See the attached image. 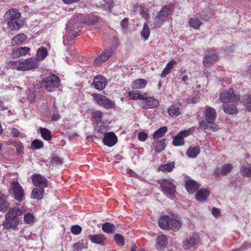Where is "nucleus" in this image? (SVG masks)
I'll return each instance as SVG.
<instances>
[{
  "mask_svg": "<svg viewBox=\"0 0 251 251\" xmlns=\"http://www.w3.org/2000/svg\"><path fill=\"white\" fill-rule=\"evenodd\" d=\"M25 212L23 207H14L10 208L8 212L5 214V219L2 222V225L5 229L15 228L18 225L20 216Z\"/></svg>",
  "mask_w": 251,
  "mask_h": 251,
  "instance_id": "obj_1",
  "label": "nucleus"
},
{
  "mask_svg": "<svg viewBox=\"0 0 251 251\" xmlns=\"http://www.w3.org/2000/svg\"><path fill=\"white\" fill-rule=\"evenodd\" d=\"M21 13L17 9H12L7 13L5 16L8 20L7 25L12 30H18L22 25L21 21H18Z\"/></svg>",
  "mask_w": 251,
  "mask_h": 251,
  "instance_id": "obj_2",
  "label": "nucleus"
},
{
  "mask_svg": "<svg viewBox=\"0 0 251 251\" xmlns=\"http://www.w3.org/2000/svg\"><path fill=\"white\" fill-rule=\"evenodd\" d=\"M172 12L171 8L167 5H164L161 10L157 13L153 19V28H157L160 27L168 20V17Z\"/></svg>",
  "mask_w": 251,
  "mask_h": 251,
  "instance_id": "obj_3",
  "label": "nucleus"
},
{
  "mask_svg": "<svg viewBox=\"0 0 251 251\" xmlns=\"http://www.w3.org/2000/svg\"><path fill=\"white\" fill-rule=\"evenodd\" d=\"M81 19V16L80 15L68 22L66 26V31L71 38L72 36L74 38L78 35L80 31L79 27L82 24Z\"/></svg>",
  "mask_w": 251,
  "mask_h": 251,
  "instance_id": "obj_4",
  "label": "nucleus"
},
{
  "mask_svg": "<svg viewBox=\"0 0 251 251\" xmlns=\"http://www.w3.org/2000/svg\"><path fill=\"white\" fill-rule=\"evenodd\" d=\"M41 84L46 90L52 92L60 85V80L57 75H52L43 78Z\"/></svg>",
  "mask_w": 251,
  "mask_h": 251,
  "instance_id": "obj_5",
  "label": "nucleus"
},
{
  "mask_svg": "<svg viewBox=\"0 0 251 251\" xmlns=\"http://www.w3.org/2000/svg\"><path fill=\"white\" fill-rule=\"evenodd\" d=\"M39 66V62L37 59L29 58L19 61L17 66V70L19 71H26L34 70Z\"/></svg>",
  "mask_w": 251,
  "mask_h": 251,
  "instance_id": "obj_6",
  "label": "nucleus"
},
{
  "mask_svg": "<svg viewBox=\"0 0 251 251\" xmlns=\"http://www.w3.org/2000/svg\"><path fill=\"white\" fill-rule=\"evenodd\" d=\"M95 101L99 105L106 109L112 108L115 106V103L106 97L99 94H95L93 96Z\"/></svg>",
  "mask_w": 251,
  "mask_h": 251,
  "instance_id": "obj_7",
  "label": "nucleus"
},
{
  "mask_svg": "<svg viewBox=\"0 0 251 251\" xmlns=\"http://www.w3.org/2000/svg\"><path fill=\"white\" fill-rule=\"evenodd\" d=\"M218 59V56L216 51L209 49L205 52L203 64L205 66L208 67L214 64Z\"/></svg>",
  "mask_w": 251,
  "mask_h": 251,
  "instance_id": "obj_8",
  "label": "nucleus"
},
{
  "mask_svg": "<svg viewBox=\"0 0 251 251\" xmlns=\"http://www.w3.org/2000/svg\"><path fill=\"white\" fill-rule=\"evenodd\" d=\"M160 187L161 190L165 194L170 197L174 196L176 192V186L173 182L168 180L164 179L160 183Z\"/></svg>",
  "mask_w": 251,
  "mask_h": 251,
  "instance_id": "obj_9",
  "label": "nucleus"
},
{
  "mask_svg": "<svg viewBox=\"0 0 251 251\" xmlns=\"http://www.w3.org/2000/svg\"><path fill=\"white\" fill-rule=\"evenodd\" d=\"M239 95L234 94L232 89L222 92L220 99L223 103L232 102L239 99Z\"/></svg>",
  "mask_w": 251,
  "mask_h": 251,
  "instance_id": "obj_10",
  "label": "nucleus"
},
{
  "mask_svg": "<svg viewBox=\"0 0 251 251\" xmlns=\"http://www.w3.org/2000/svg\"><path fill=\"white\" fill-rule=\"evenodd\" d=\"M11 188L13 191L15 199L20 202L22 201L24 199V191L22 187L17 181L14 180L12 182Z\"/></svg>",
  "mask_w": 251,
  "mask_h": 251,
  "instance_id": "obj_11",
  "label": "nucleus"
},
{
  "mask_svg": "<svg viewBox=\"0 0 251 251\" xmlns=\"http://www.w3.org/2000/svg\"><path fill=\"white\" fill-rule=\"evenodd\" d=\"M115 49L109 48L105 49L100 54L99 57L96 59L95 63L98 65H100L103 62L106 61L111 57L115 51Z\"/></svg>",
  "mask_w": 251,
  "mask_h": 251,
  "instance_id": "obj_12",
  "label": "nucleus"
},
{
  "mask_svg": "<svg viewBox=\"0 0 251 251\" xmlns=\"http://www.w3.org/2000/svg\"><path fill=\"white\" fill-rule=\"evenodd\" d=\"M33 184L37 187L45 188L48 186V180L40 174H34L32 176Z\"/></svg>",
  "mask_w": 251,
  "mask_h": 251,
  "instance_id": "obj_13",
  "label": "nucleus"
},
{
  "mask_svg": "<svg viewBox=\"0 0 251 251\" xmlns=\"http://www.w3.org/2000/svg\"><path fill=\"white\" fill-rule=\"evenodd\" d=\"M189 135V130H184L181 131L174 137L173 141V144L175 146L183 145L184 143V138Z\"/></svg>",
  "mask_w": 251,
  "mask_h": 251,
  "instance_id": "obj_14",
  "label": "nucleus"
},
{
  "mask_svg": "<svg viewBox=\"0 0 251 251\" xmlns=\"http://www.w3.org/2000/svg\"><path fill=\"white\" fill-rule=\"evenodd\" d=\"M142 108L144 109L152 108L157 107L159 105L158 101L153 98H145L142 101Z\"/></svg>",
  "mask_w": 251,
  "mask_h": 251,
  "instance_id": "obj_15",
  "label": "nucleus"
},
{
  "mask_svg": "<svg viewBox=\"0 0 251 251\" xmlns=\"http://www.w3.org/2000/svg\"><path fill=\"white\" fill-rule=\"evenodd\" d=\"M103 142L105 145L112 147L117 143V138L114 132H110L105 134Z\"/></svg>",
  "mask_w": 251,
  "mask_h": 251,
  "instance_id": "obj_16",
  "label": "nucleus"
},
{
  "mask_svg": "<svg viewBox=\"0 0 251 251\" xmlns=\"http://www.w3.org/2000/svg\"><path fill=\"white\" fill-rule=\"evenodd\" d=\"M93 83L96 89L101 90L106 86L105 78L101 75H99L94 77Z\"/></svg>",
  "mask_w": 251,
  "mask_h": 251,
  "instance_id": "obj_17",
  "label": "nucleus"
},
{
  "mask_svg": "<svg viewBox=\"0 0 251 251\" xmlns=\"http://www.w3.org/2000/svg\"><path fill=\"white\" fill-rule=\"evenodd\" d=\"M205 114L207 122L208 123L214 124L216 117L215 110L212 107H208L206 109Z\"/></svg>",
  "mask_w": 251,
  "mask_h": 251,
  "instance_id": "obj_18",
  "label": "nucleus"
},
{
  "mask_svg": "<svg viewBox=\"0 0 251 251\" xmlns=\"http://www.w3.org/2000/svg\"><path fill=\"white\" fill-rule=\"evenodd\" d=\"M88 237L92 243L100 245H105V237L102 234L90 235Z\"/></svg>",
  "mask_w": 251,
  "mask_h": 251,
  "instance_id": "obj_19",
  "label": "nucleus"
},
{
  "mask_svg": "<svg viewBox=\"0 0 251 251\" xmlns=\"http://www.w3.org/2000/svg\"><path fill=\"white\" fill-rule=\"evenodd\" d=\"M29 51L30 49L26 47L15 48L12 51V55L14 57H20L27 54Z\"/></svg>",
  "mask_w": 251,
  "mask_h": 251,
  "instance_id": "obj_20",
  "label": "nucleus"
},
{
  "mask_svg": "<svg viewBox=\"0 0 251 251\" xmlns=\"http://www.w3.org/2000/svg\"><path fill=\"white\" fill-rule=\"evenodd\" d=\"M186 188L190 194H194L200 187V185L194 180H189L186 182Z\"/></svg>",
  "mask_w": 251,
  "mask_h": 251,
  "instance_id": "obj_21",
  "label": "nucleus"
},
{
  "mask_svg": "<svg viewBox=\"0 0 251 251\" xmlns=\"http://www.w3.org/2000/svg\"><path fill=\"white\" fill-rule=\"evenodd\" d=\"M10 205L7 201V197L0 192V212L5 213L9 208Z\"/></svg>",
  "mask_w": 251,
  "mask_h": 251,
  "instance_id": "obj_22",
  "label": "nucleus"
},
{
  "mask_svg": "<svg viewBox=\"0 0 251 251\" xmlns=\"http://www.w3.org/2000/svg\"><path fill=\"white\" fill-rule=\"evenodd\" d=\"M210 192L206 189H201L195 194L196 200L199 201H205L209 196Z\"/></svg>",
  "mask_w": 251,
  "mask_h": 251,
  "instance_id": "obj_23",
  "label": "nucleus"
},
{
  "mask_svg": "<svg viewBox=\"0 0 251 251\" xmlns=\"http://www.w3.org/2000/svg\"><path fill=\"white\" fill-rule=\"evenodd\" d=\"M199 240V236L197 234H194L191 236L189 240L184 244V247L188 250L191 247L198 243Z\"/></svg>",
  "mask_w": 251,
  "mask_h": 251,
  "instance_id": "obj_24",
  "label": "nucleus"
},
{
  "mask_svg": "<svg viewBox=\"0 0 251 251\" xmlns=\"http://www.w3.org/2000/svg\"><path fill=\"white\" fill-rule=\"evenodd\" d=\"M181 226V223L178 220L170 218L168 229L177 231Z\"/></svg>",
  "mask_w": 251,
  "mask_h": 251,
  "instance_id": "obj_25",
  "label": "nucleus"
},
{
  "mask_svg": "<svg viewBox=\"0 0 251 251\" xmlns=\"http://www.w3.org/2000/svg\"><path fill=\"white\" fill-rule=\"evenodd\" d=\"M170 217L168 216L161 217L158 221L159 226L163 229H168Z\"/></svg>",
  "mask_w": 251,
  "mask_h": 251,
  "instance_id": "obj_26",
  "label": "nucleus"
},
{
  "mask_svg": "<svg viewBox=\"0 0 251 251\" xmlns=\"http://www.w3.org/2000/svg\"><path fill=\"white\" fill-rule=\"evenodd\" d=\"M167 245L166 237L164 235L158 236L156 239V247L157 249L161 250L164 248Z\"/></svg>",
  "mask_w": 251,
  "mask_h": 251,
  "instance_id": "obj_27",
  "label": "nucleus"
},
{
  "mask_svg": "<svg viewBox=\"0 0 251 251\" xmlns=\"http://www.w3.org/2000/svg\"><path fill=\"white\" fill-rule=\"evenodd\" d=\"M99 22L98 16L89 15L85 18L83 22L86 25H96Z\"/></svg>",
  "mask_w": 251,
  "mask_h": 251,
  "instance_id": "obj_28",
  "label": "nucleus"
},
{
  "mask_svg": "<svg viewBox=\"0 0 251 251\" xmlns=\"http://www.w3.org/2000/svg\"><path fill=\"white\" fill-rule=\"evenodd\" d=\"M147 84V81L144 79H138L134 81L132 84L133 89H142L144 88Z\"/></svg>",
  "mask_w": 251,
  "mask_h": 251,
  "instance_id": "obj_29",
  "label": "nucleus"
},
{
  "mask_svg": "<svg viewBox=\"0 0 251 251\" xmlns=\"http://www.w3.org/2000/svg\"><path fill=\"white\" fill-rule=\"evenodd\" d=\"M102 229L107 233H114L115 232V226L110 223H105L102 226Z\"/></svg>",
  "mask_w": 251,
  "mask_h": 251,
  "instance_id": "obj_30",
  "label": "nucleus"
},
{
  "mask_svg": "<svg viewBox=\"0 0 251 251\" xmlns=\"http://www.w3.org/2000/svg\"><path fill=\"white\" fill-rule=\"evenodd\" d=\"M48 54V51L46 48L41 47L39 48L36 53V58L39 62V60H43Z\"/></svg>",
  "mask_w": 251,
  "mask_h": 251,
  "instance_id": "obj_31",
  "label": "nucleus"
},
{
  "mask_svg": "<svg viewBox=\"0 0 251 251\" xmlns=\"http://www.w3.org/2000/svg\"><path fill=\"white\" fill-rule=\"evenodd\" d=\"M168 112L172 117L178 116L180 114V108L176 104L173 105L168 108Z\"/></svg>",
  "mask_w": 251,
  "mask_h": 251,
  "instance_id": "obj_32",
  "label": "nucleus"
},
{
  "mask_svg": "<svg viewBox=\"0 0 251 251\" xmlns=\"http://www.w3.org/2000/svg\"><path fill=\"white\" fill-rule=\"evenodd\" d=\"M26 39V36L23 33H20L16 35L12 40V44L15 45L21 44Z\"/></svg>",
  "mask_w": 251,
  "mask_h": 251,
  "instance_id": "obj_33",
  "label": "nucleus"
},
{
  "mask_svg": "<svg viewBox=\"0 0 251 251\" xmlns=\"http://www.w3.org/2000/svg\"><path fill=\"white\" fill-rule=\"evenodd\" d=\"M200 152L198 147H190L186 151V154L191 158L196 157Z\"/></svg>",
  "mask_w": 251,
  "mask_h": 251,
  "instance_id": "obj_34",
  "label": "nucleus"
},
{
  "mask_svg": "<svg viewBox=\"0 0 251 251\" xmlns=\"http://www.w3.org/2000/svg\"><path fill=\"white\" fill-rule=\"evenodd\" d=\"M44 188L37 187L34 188L31 193V197L34 199H41L44 194Z\"/></svg>",
  "mask_w": 251,
  "mask_h": 251,
  "instance_id": "obj_35",
  "label": "nucleus"
},
{
  "mask_svg": "<svg viewBox=\"0 0 251 251\" xmlns=\"http://www.w3.org/2000/svg\"><path fill=\"white\" fill-rule=\"evenodd\" d=\"M150 35V30L149 25L147 23L144 24L143 28L141 32V36L144 40H147Z\"/></svg>",
  "mask_w": 251,
  "mask_h": 251,
  "instance_id": "obj_36",
  "label": "nucleus"
},
{
  "mask_svg": "<svg viewBox=\"0 0 251 251\" xmlns=\"http://www.w3.org/2000/svg\"><path fill=\"white\" fill-rule=\"evenodd\" d=\"M167 131V127L166 126L160 127L154 132L153 134V137L154 139L161 138L164 135Z\"/></svg>",
  "mask_w": 251,
  "mask_h": 251,
  "instance_id": "obj_37",
  "label": "nucleus"
},
{
  "mask_svg": "<svg viewBox=\"0 0 251 251\" xmlns=\"http://www.w3.org/2000/svg\"><path fill=\"white\" fill-rule=\"evenodd\" d=\"M40 133L42 137L47 141H50L52 138L51 132L46 128L40 127Z\"/></svg>",
  "mask_w": 251,
  "mask_h": 251,
  "instance_id": "obj_38",
  "label": "nucleus"
},
{
  "mask_svg": "<svg viewBox=\"0 0 251 251\" xmlns=\"http://www.w3.org/2000/svg\"><path fill=\"white\" fill-rule=\"evenodd\" d=\"M165 139L160 140L158 141L155 145L154 147V151L156 152H160L163 150H164L166 147V145L165 144Z\"/></svg>",
  "mask_w": 251,
  "mask_h": 251,
  "instance_id": "obj_39",
  "label": "nucleus"
},
{
  "mask_svg": "<svg viewBox=\"0 0 251 251\" xmlns=\"http://www.w3.org/2000/svg\"><path fill=\"white\" fill-rule=\"evenodd\" d=\"M175 166L174 162H171L169 163L161 165L159 167V170L162 171L170 172L173 170Z\"/></svg>",
  "mask_w": 251,
  "mask_h": 251,
  "instance_id": "obj_40",
  "label": "nucleus"
},
{
  "mask_svg": "<svg viewBox=\"0 0 251 251\" xmlns=\"http://www.w3.org/2000/svg\"><path fill=\"white\" fill-rule=\"evenodd\" d=\"M189 22L190 26L195 29H198L202 24V22L199 19L195 17L191 18Z\"/></svg>",
  "mask_w": 251,
  "mask_h": 251,
  "instance_id": "obj_41",
  "label": "nucleus"
},
{
  "mask_svg": "<svg viewBox=\"0 0 251 251\" xmlns=\"http://www.w3.org/2000/svg\"><path fill=\"white\" fill-rule=\"evenodd\" d=\"M217 125L215 124H212V125H209L207 123L204 121H202L200 123V127L201 129H205L206 128H210L213 129L214 131L217 130L218 128Z\"/></svg>",
  "mask_w": 251,
  "mask_h": 251,
  "instance_id": "obj_42",
  "label": "nucleus"
},
{
  "mask_svg": "<svg viewBox=\"0 0 251 251\" xmlns=\"http://www.w3.org/2000/svg\"><path fill=\"white\" fill-rule=\"evenodd\" d=\"M232 165L231 164H226L224 165L221 168V173L222 175L226 176L232 170Z\"/></svg>",
  "mask_w": 251,
  "mask_h": 251,
  "instance_id": "obj_43",
  "label": "nucleus"
},
{
  "mask_svg": "<svg viewBox=\"0 0 251 251\" xmlns=\"http://www.w3.org/2000/svg\"><path fill=\"white\" fill-rule=\"evenodd\" d=\"M242 100L248 111H251V95L244 96Z\"/></svg>",
  "mask_w": 251,
  "mask_h": 251,
  "instance_id": "obj_44",
  "label": "nucleus"
},
{
  "mask_svg": "<svg viewBox=\"0 0 251 251\" xmlns=\"http://www.w3.org/2000/svg\"><path fill=\"white\" fill-rule=\"evenodd\" d=\"M223 108L224 112L227 114H234L237 112L236 108L233 105H224Z\"/></svg>",
  "mask_w": 251,
  "mask_h": 251,
  "instance_id": "obj_45",
  "label": "nucleus"
},
{
  "mask_svg": "<svg viewBox=\"0 0 251 251\" xmlns=\"http://www.w3.org/2000/svg\"><path fill=\"white\" fill-rule=\"evenodd\" d=\"M138 8L140 11V14L142 17L146 20H149L150 18V15L148 9L141 6H137L136 10H137Z\"/></svg>",
  "mask_w": 251,
  "mask_h": 251,
  "instance_id": "obj_46",
  "label": "nucleus"
},
{
  "mask_svg": "<svg viewBox=\"0 0 251 251\" xmlns=\"http://www.w3.org/2000/svg\"><path fill=\"white\" fill-rule=\"evenodd\" d=\"M114 240L119 246H123L125 244L124 237L120 234H116L114 235Z\"/></svg>",
  "mask_w": 251,
  "mask_h": 251,
  "instance_id": "obj_47",
  "label": "nucleus"
},
{
  "mask_svg": "<svg viewBox=\"0 0 251 251\" xmlns=\"http://www.w3.org/2000/svg\"><path fill=\"white\" fill-rule=\"evenodd\" d=\"M93 117L97 123L100 122L102 120V113L100 111H95L92 113Z\"/></svg>",
  "mask_w": 251,
  "mask_h": 251,
  "instance_id": "obj_48",
  "label": "nucleus"
},
{
  "mask_svg": "<svg viewBox=\"0 0 251 251\" xmlns=\"http://www.w3.org/2000/svg\"><path fill=\"white\" fill-rule=\"evenodd\" d=\"M43 143L42 141L35 139L31 143V146L33 148L38 150L43 147Z\"/></svg>",
  "mask_w": 251,
  "mask_h": 251,
  "instance_id": "obj_49",
  "label": "nucleus"
},
{
  "mask_svg": "<svg viewBox=\"0 0 251 251\" xmlns=\"http://www.w3.org/2000/svg\"><path fill=\"white\" fill-rule=\"evenodd\" d=\"M105 3L102 4V8L104 10H110L113 6V0H103Z\"/></svg>",
  "mask_w": 251,
  "mask_h": 251,
  "instance_id": "obj_50",
  "label": "nucleus"
},
{
  "mask_svg": "<svg viewBox=\"0 0 251 251\" xmlns=\"http://www.w3.org/2000/svg\"><path fill=\"white\" fill-rule=\"evenodd\" d=\"M128 96L132 100H137L138 99L142 100H143L144 99V96L138 93H135L133 92H128Z\"/></svg>",
  "mask_w": 251,
  "mask_h": 251,
  "instance_id": "obj_51",
  "label": "nucleus"
},
{
  "mask_svg": "<svg viewBox=\"0 0 251 251\" xmlns=\"http://www.w3.org/2000/svg\"><path fill=\"white\" fill-rule=\"evenodd\" d=\"M34 216L31 213H26L24 216V221L25 222L28 224H31L34 222Z\"/></svg>",
  "mask_w": 251,
  "mask_h": 251,
  "instance_id": "obj_52",
  "label": "nucleus"
},
{
  "mask_svg": "<svg viewBox=\"0 0 251 251\" xmlns=\"http://www.w3.org/2000/svg\"><path fill=\"white\" fill-rule=\"evenodd\" d=\"M82 228L78 225H75L72 226L71 231L74 235H78L81 232Z\"/></svg>",
  "mask_w": 251,
  "mask_h": 251,
  "instance_id": "obj_53",
  "label": "nucleus"
},
{
  "mask_svg": "<svg viewBox=\"0 0 251 251\" xmlns=\"http://www.w3.org/2000/svg\"><path fill=\"white\" fill-rule=\"evenodd\" d=\"M51 162L52 164L59 165L63 162L62 160L57 156H54L51 159Z\"/></svg>",
  "mask_w": 251,
  "mask_h": 251,
  "instance_id": "obj_54",
  "label": "nucleus"
},
{
  "mask_svg": "<svg viewBox=\"0 0 251 251\" xmlns=\"http://www.w3.org/2000/svg\"><path fill=\"white\" fill-rule=\"evenodd\" d=\"M74 250H76L77 251H82L83 249L86 248V247L81 243L78 242L75 244L73 245Z\"/></svg>",
  "mask_w": 251,
  "mask_h": 251,
  "instance_id": "obj_55",
  "label": "nucleus"
},
{
  "mask_svg": "<svg viewBox=\"0 0 251 251\" xmlns=\"http://www.w3.org/2000/svg\"><path fill=\"white\" fill-rule=\"evenodd\" d=\"M148 135L147 134L144 132H140L138 134V138L139 140L141 141H144L147 138Z\"/></svg>",
  "mask_w": 251,
  "mask_h": 251,
  "instance_id": "obj_56",
  "label": "nucleus"
},
{
  "mask_svg": "<svg viewBox=\"0 0 251 251\" xmlns=\"http://www.w3.org/2000/svg\"><path fill=\"white\" fill-rule=\"evenodd\" d=\"M128 19L125 18L121 22V25L123 29H126L128 27Z\"/></svg>",
  "mask_w": 251,
  "mask_h": 251,
  "instance_id": "obj_57",
  "label": "nucleus"
},
{
  "mask_svg": "<svg viewBox=\"0 0 251 251\" xmlns=\"http://www.w3.org/2000/svg\"><path fill=\"white\" fill-rule=\"evenodd\" d=\"M199 97H198L197 95L192 96L190 99H188V102H191L193 103H196L199 101Z\"/></svg>",
  "mask_w": 251,
  "mask_h": 251,
  "instance_id": "obj_58",
  "label": "nucleus"
},
{
  "mask_svg": "<svg viewBox=\"0 0 251 251\" xmlns=\"http://www.w3.org/2000/svg\"><path fill=\"white\" fill-rule=\"evenodd\" d=\"M176 64V61L174 60H172L167 63L166 67L171 71Z\"/></svg>",
  "mask_w": 251,
  "mask_h": 251,
  "instance_id": "obj_59",
  "label": "nucleus"
},
{
  "mask_svg": "<svg viewBox=\"0 0 251 251\" xmlns=\"http://www.w3.org/2000/svg\"><path fill=\"white\" fill-rule=\"evenodd\" d=\"M212 213L215 217H218L220 215V211L219 209L213 207L212 210Z\"/></svg>",
  "mask_w": 251,
  "mask_h": 251,
  "instance_id": "obj_60",
  "label": "nucleus"
},
{
  "mask_svg": "<svg viewBox=\"0 0 251 251\" xmlns=\"http://www.w3.org/2000/svg\"><path fill=\"white\" fill-rule=\"evenodd\" d=\"M111 44L114 47H117L119 45V40L116 37H113L111 41Z\"/></svg>",
  "mask_w": 251,
  "mask_h": 251,
  "instance_id": "obj_61",
  "label": "nucleus"
},
{
  "mask_svg": "<svg viewBox=\"0 0 251 251\" xmlns=\"http://www.w3.org/2000/svg\"><path fill=\"white\" fill-rule=\"evenodd\" d=\"M170 71H170L168 68L165 67L162 72L160 76L162 78L166 77V75L170 73Z\"/></svg>",
  "mask_w": 251,
  "mask_h": 251,
  "instance_id": "obj_62",
  "label": "nucleus"
},
{
  "mask_svg": "<svg viewBox=\"0 0 251 251\" xmlns=\"http://www.w3.org/2000/svg\"><path fill=\"white\" fill-rule=\"evenodd\" d=\"M19 62L10 61L8 62V65L11 67L16 70H17V66H18Z\"/></svg>",
  "mask_w": 251,
  "mask_h": 251,
  "instance_id": "obj_63",
  "label": "nucleus"
},
{
  "mask_svg": "<svg viewBox=\"0 0 251 251\" xmlns=\"http://www.w3.org/2000/svg\"><path fill=\"white\" fill-rule=\"evenodd\" d=\"M19 130L15 128H12L11 129V134L14 137H17L19 135Z\"/></svg>",
  "mask_w": 251,
  "mask_h": 251,
  "instance_id": "obj_64",
  "label": "nucleus"
}]
</instances>
